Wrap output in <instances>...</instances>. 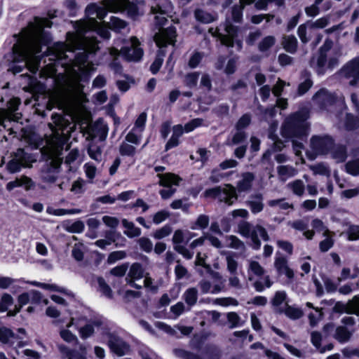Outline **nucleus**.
I'll list each match as a JSON object with an SVG mask.
<instances>
[{"mask_svg": "<svg viewBox=\"0 0 359 359\" xmlns=\"http://www.w3.org/2000/svg\"><path fill=\"white\" fill-rule=\"evenodd\" d=\"M52 123H48L52 134L43 139L39 135L32 133L27 137V142L32 149H40V157H61L63 150L67 151L69 145L65 131L67 128L65 118L58 113L51 115Z\"/></svg>", "mask_w": 359, "mask_h": 359, "instance_id": "1", "label": "nucleus"}, {"mask_svg": "<svg viewBox=\"0 0 359 359\" xmlns=\"http://www.w3.org/2000/svg\"><path fill=\"white\" fill-rule=\"evenodd\" d=\"M309 118L307 111H298L291 114L283 122L280 128V135L285 139H302L308 135L309 126L306 123Z\"/></svg>", "mask_w": 359, "mask_h": 359, "instance_id": "2", "label": "nucleus"}, {"mask_svg": "<svg viewBox=\"0 0 359 359\" xmlns=\"http://www.w3.org/2000/svg\"><path fill=\"white\" fill-rule=\"evenodd\" d=\"M204 195L205 197L217 198L228 205L233 204L238 198L235 187L229 184H225L224 187H217L207 189Z\"/></svg>", "mask_w": 359, "mask_h": 359, "instance_id": "3", "label": "nucleus"}, {"mask_svg": "<svg viewBox=\"0 0 359 359\" xmlns=\"http://www.w3.org/2000/svg\"><path fill=\"white\" fill-rule=\"evenodd\" d=\"M310 145L312 151L317 155H327L334 147V140L328 135H313L311 138Z\"/></svg>", "mask_w": 359, "mask_h": 359, "instance_id": "4", "label": "nucleus"}, {"mask_svg": "<svg viewBox=\"0 0 359 359\" xmlns=\"http://www.w3.org/2000/svg\"><path fill=\"white\" fill-rule=\"evenodd\" d=\"M224 30L226 34L221 36V42L228 48L236 47L238 51L243 48V41L238 39L239 27L233 25L231 22L226 21Z\"/></svg>", "mask_w": 359, "mask_h": 359, "instance_id": "5", "label": "nucleus"}, {"mask_svg": "<svg viewBox=\"0 0 359 359\" xmlns=\"http://www.w3.org/2000/svg\"><path fill=\"white\" fill-rule=\"evenodd\" d=\"M157 176L160 180L159 184L167 188L160 191L159 194L161 198L163 199L170 198L176 191L175 188H172V186L179 185L182 179L178 175L171 172H167L165 174L158 173Z\"/></svg>", "mask_w": 359, "mask_h": 359, "instance_id": "6", "label": "nucleus"}, {"mask_svg": "<svg viewBox=\"0 0 359 359\" xmlns=\"http://www.w3.org/2000/svg\"><path fill=\"white\" fill-rule=\"evenodd\" d=\"M62 158H45L42 168V178L47 182H54L57 177Z\"/></svg>", "mask_w": 359, "mask_h": 359, "instance_id": "7", "label": "nucleus"}, {"mask_svg": "<svg viewBox=\"0 0 359 359\" xmlns=\"http://www.w3.org/2000/svg\"><path fill=\"white\" fill-rule=\"evenodd\" d=\"M340 73L346 79L352 78L349 82L350 86H356L359 84V57L353 58L344 65Z\"/></svg>", "mask_w": 359, "mask_h": 359, "instance_id": "8", "label": "nucleus"}, {"mask_svg": "<svg viewBox=\"0 0 359 359\" xmlns=\"http://www.w3.org/2000/svg\"><path fill=\"white\" fill-rule=\"evenodd\" d=\"M177 37V29L173 25L163 28L160 31L156 39V44L160 48H165L168 45H175Z\"/></svg>", "mask_w": 359, "mask_h": 359, "instance_id": "9", "label": "nucleus"}, {"mask_svg": "<svg viewBox=\"0 0 359 359\" xmlns=\"http://www.w3.org/2000/svg\"><path fill=\"white\" fill-rule=\"evenodd\" d=\"M21 339L22 337L16 336L9 328L0 326V342L2 344L13 346L16 340H19L17 343V347L21 348L27 345V343L20 340Z\"/></svg>", "mask_w": 359, "mask_h": 359, "instance_id": "10", "label": "nucleus"}, {"mask_svg": "<svg viewBox=\"0 0 359 359\" xmlns=\"http://www.w3.org/2000/svg\"><path fill=\"white\" fill-rule=\"evenodd\" d=\"M214 276L217 278V283L212 284L209 280H202L198 283L200 289L203 294H217L224 288V282L222 280V277L217 273H215Z\"/></svg>", "mask_w": 359, "mask_h": 359, "instance_id": "11", "label": "nucleus"}, {"mask_svg": "<svg viewBox=\"0 0 359 359\" xmlns=\"http://www.w3.org/2000/svg\"><path fill=\"white\" fill-rule=\"evenodd\" d=\"M108 344L111 351L118 356L126 355L130 351V346L116 336H111Z\"/></svg>", "mask_w": 359, "mask_h": 359, "instance_id": "12", "label": "nucleus"}, {"mask_svg": "<svg viewBox=\"0 0 359 359\" xmlns=\"http://www.w3.org/2000/svg\"><path fill=\"white\" fill-rule=\"evenodd\" d=\"M120 51L123 57L128 62H140L144 55V50L140 47L122 46Z\"/></svg>", "mask_w": 359, "mask_h": 359, "instance_id": "13", "label": "nucleus"}, {"mask_svg": "<svg viewBox=\"0 0 359 359\" xmlns=\"http://www.w3.org/2000/svg\"><path fill=\"white\" fill-rule=\"evenodd\" d=\"M143 277H144V275L142 266L139 263H134L130 268L126 281L132 287L140 289L142 286L136 284L135 280L141 279Z\"/></svg>", "mask_w": 359, "mask_h": 359, "instance_id": "14", "label": "nucleus"}, {"mask_svg": "<svg viewBox=\"0 0 359 359\" xmlns=\"http://www.w3.org/2000/svg\"><path fill=\"white\" fill-rule=\"evenodd\" d=\"M34 187V182L27 176L22 175L15 178L14 180L8 182L6 185V190L11 191L18 187H24L26 191H29Z\"/></svg>", "mask_w": 359, "mask_h": 359, "instance_id": "15", "label": "nucleus"}, {"mask_svg": "<svg viewBox=\"0 0 359 359\" xmlns=\"http://www.w3.org/2000/svg\"><path fill=\"white\" fill-rule=\"evenodd\" d=\"M336 311H344L348 313L359 315V296H355L351 301L346 304H340L337 303L334 306Z\"/></svg>", "mask_w": 359, "mask_h": 359, "instance_id": "16", "label": "nucleus"}, {"mask_svg": "<svg viewBox=\"0 0 359 359\" xmlns=\"http://www.w3.org/2000/svg\"><path fill=\"white\" fill-rule=\"evenodd\" d=\"M287 225L296 231H304V236L307 239H312L314 235V232L313 231L307 230L308 220L306 219L290 221L288 222Z\"/></svg>", "mask_w": 359, "mask_h": 359, "instance_id": "17", "label": "nucleus"}, {"mask_svg": "<svg viewBox=\"0 0 359 359\" xmlns=\"http://www.w3.org/2000/svg\"><path fill=\"white\" fill-rule=\"evenodd\" d=\"M313 99L318 100L320 104L323 106H331L336 102L335 96L325 88H321L317 91Z\"/></svg>", "mask_w": 359, "mask_h": 359, "instance_id": "18", "label": "nucleus"}, {"mask_svg": "<svg viewBox=\"0 0 359 359\" xmlns=\"http://www.w3.org/2000/svg\"><path fill=\"white\" fill-rule=\"evenodd\" d=\"M274 266L279 274L285 275L289 279L294 277L293 271L288 266L287 259L283 257H277L275 259Z\"/></svg>", "mask_w": 359, "mask_h": 359, "instance_id": "19", "label": "nucleus"}, {"mask_svg": "<svg viewBox=\"0 0 359 359\" xmlns=\"http://www.w3.org/2000/svg\"><path fill=\"white\" fill-rule=\"evenodd\" d=\"M246 203L253 214H257L264 209L263 196L260 194L252 195Z\"/></svg>", "mask_w": 359, "mask_h": 359, "instance_id": "20", "label": "nucleus"}, {"mask_svg": "<svg viewBox=\"0 0 359 359\" xmlns=\"http://www.w3.org/2000/svg\"><path fill=\"white\" fill-rule=\"evenodd\" d=\"M259 237H261L264 241L269 240V236L266 229L260 225H256L254 227L252 236V248L255 250H258L261 246Z\"/></svg>", "mask_w": 359, "mask_h": 359, "instance_id": "21", "label": "nucleus"}, {"mask_svg": "<svg viewBox=\"0 0 359 359\" xmlns=\"http://www.w3.org/2000/svg\"><path fill=\"white\" fill-rule=\"evenodd\" d=\"M254 175L250 172L244 173L242 175V179L237 183V190L238 192L248 191L252 184L254 180Z\"/></svg>", "mask_w": 359, "mask_h": 359, "instance_id": "22", "label": "nucleus"}, {"mask_svg": "<svg viewBox=\"0 0 359 359\" xmlns=\"http://www.w3.org/2000/svg\"><path fill=\"white\" fill-rule=\"evenodd\" d=\"M344 128L347 131H353L359 128V116L352 113H346L345 115Z\"/></svg>", "mask_w": 359, "mask_h": 359, "instance_id": "23", "label": "nucleus"}, {"mask_svg": "<svg viewBox=\"0 0 359 359\" xmlns=\"http://www.w3.org/2000/svg\"><path fill=\"white\" fill-rule=\"evenodd\" d=\"M282 45L286 52L294 54L297 52L298 41L294 35H290L283 37Z\"/></svg>", "mask_w": 359, "mask_h": 359, "instance_id": "24", "label": "nucleus"}, {"mask_svg": "<svg viewBox=\"0 0 359 359\" xmlns=\"http://www.w3.org/2000/svg\"><path fill=\"white\" fill-rule=\"evenodd\" d=\"M264 269L260 265V264L255 260L249 259L248 260V273L249 276V280H252V275L259 277L264 274Z\"/></svg>", "mask_w": 359, "mask_h": 359, "instance_id": "25", "label": "nucleus"}, {"mask_svg": "<svg viewBox=\"0 0 359 359\" xmlns=\"http://www.w3.org/2000/svg\"><path fill=\"white\" fill-rule=\"evenodd\" d=\"M26 158H12L7 164L6 168L11 173L19 172L22 167H30L26 163Z\"/></svg>", "mask_w": 359, "mask_h": 359, "instance_id": "26", "label": "nucleus"}, {"mask_svg": "<svg viewBox=\"0 0 359 359\" xmlns=\"http://www.w3.org/2000/svg\"><path fill=\"white\" fill-rule=\"evenodd\" d=\"M352 332L344 326H339L335 329L334 338L340 343L347 342L351 337Z\"/></svg>", "mask_w": 359, "mask_h": 359, "instance_id": "27", "label": "nucleus"}, {"mask_svg": "<svg viewBox=\"0 0 359 359\" xmlns=\"http://www.w3.org/2000/svg\"><path fill=\"white\" fill-rule=\"evenodd\" d=\"M278 173L280 179L285 182L288 178L294 177L297 175V170L290 165H280L278 168Z\"/></svg>", "mask_w": 359, "mask_h": 359, "instance_id": "28", "label": "nucleus"}, {"mask_svg": "<svg viewBox=\"0 0 359 359\" xmlns=\"http://www.w3.org/2000/svg\"><path fill=\"white\" fill-rule=\"evenodd\" d=\"M122 224L126 230L124 231V233L130 237L134 238L140 236L141 234V230L140 228L135 226V224L124 219L122 220Z\"/></svg>", "mask_w": 359, "mask_h": 359, "instance_id": "29", "label": "nucleus"}, {"mask_svg": "<svg viewBox=\"0 0 359 359\" xmlns=\"http://www.w3.org/2000/svg\"><path fill=\"white\" fill-rule=\"evenodd\" d=\"M101 325L100 321H93L91 323L86 324L83 327H81L79 330V334L82 339H87L90 337L95 331V327H99Z\"/></svg>", "mask_w": 359, "mask_h": 359, "instance_id": "30", "label": "nucleus"}, {"mask_svg": "<svg viewBox=\"0 0 359 359\" xmlns=\"http://www.w3.org/2000/svg\"><path fill=\"white\" fill-rule=\"evenodd\" d=\"M194 16L197 21L203 24H209L215 21L213 15L202 9H196L194 12Z\"/></svg>", "mask_w": 359, "mask_h": 359, "instance_id": "31", "label": "nucleus"}, {"mask_svg": "<svg viewBox=\"0 0 359 359\" xmlns=\"http://www.w3.org/2000/svg\"><path fill=\"white\" fill-rule=\"evenodd\" d=\"M284 313L287 317L292 320H297L303 316L304 312L300 308L288 306L286 304L285 308L280 311Z\"/></svg>", "mask_w": 359, "mask_h": 359, "instance_id": "32", "label": "nucleus"}, {"mask_svg": "<svg viewBox=\"0 0 359 359\" xmlns=\"http://www.w3.org/2000/svg\"><path fill=\"white\" fill-rule=\"evenodd\" d=\"M183 299L190 306L196 304L198 299V290L195 287H190L187 289L183 294Z\"/></svg>", "mask_w": 359, "mask_h": 359, "instance_id": "33", "label": "nucleus"}, {"mask_svg": "<svg viewBox=\"0 0 359 359\" xmlns=\"http://www.w3.org/2000/svg\"><path fill=\"white\" fill-rule=\"evenodd\" d=\"M304 73L306 76H308V78L298 85L297 95L299 96L304 95L306 93L313 84V81L310 78V73L306 71H305Z\"/></svg>", "mask_w": 359, "mask_h": 359, "instance_id": "34", "label": "nucleus"}, {"mask_svg": "<svg viewBox=\"0 0 359 359\" xmlns=\"http://www.w3.org/2000/svg\"><path fill=\"white\" fill-rule=\"evenodd\" d=\"M244 5L240 2L238 4H234L231 7V19L234 22L240 23L243 20V11Z\"/></svg>", "mask_w": 359, "mask_h": 359, "instance_id": "35", "label": "nucleus"}, {"mask_svg": "<svg viewBox=\"0 0 359 359\" xmlns=\"http://www.w3.org/2000/svg\"><path fill=\"white\" fill-rule=\"evenodd\" d=\"M254 227L248 222H242L238 224V232L244 237L250 238L252 241Z\"/></svg>", "mask_w": 359, "mask_h": 359, "instance_id": "36", "label": "nucleus"}, {"mask_svg": "<svg viewBox=\"0 0 359 359\" xmlns=\"http://www.w3.org/2000/svg\"><path fill=\"white\" fill-rule=\"evenodd\" d=\"M276 43V39L273 36H267L264 37L259 43L258 48L262 53L268 51Z\"/></svg>", "mask_w": 359, "mask_h": 359, "instance_id": "37", "label": "nucleus"}, {"mask_svg": "<svg viewBox=\"0 0 359 359\" xmlns=\"http://www.w3.org/2000/svg\"><path fill=\"white\" fill-rule=\"evenodd\" d=\"M226 262L228 271L231 275L236 274L238 264L235 258L234 254L227 253L226 256Z\"/></svg>", "mask_w": 359, "mask_h": 359, "instance_id": "38", "label": "nucleus"}, {"mask_svg": "<svg viewBox=\"0 0 359 359\" xmlns=\"http://www.w3.org/2000/svg\"><path fill=\"white\" fill-rule=\"evenodd\" d=\"M203 57H204V54L203 52L195 50L191 54V55L188 61V66L189 67V68H191V69L196 68L201 62Z\"/></svg>", "mask_w": 359, "mask_h": 359, "instance_id": "39", "label": "nucleus"}, {"mask_svg": "<svg viewBox=\"0 0 359 359\" xmlns=\"http://www.w3.org/2000/svg\"><path fill=\"white\" fill-rule=\"evenodd\" d=\"M28 88L33 93L42 94L45 91L46 86L36 79L30 81Z\"/></svg>", "mask_w": 359, "mask_h": 359, "instance_id": "40", "label": "nucleus"}, {"mask_svg": "<svg viewBox=\"0 0 359 359\" xmlns=\"http://www.w3.org/2000/svg\"><path fill=\"white\" fill-rule=\"evenodd\" d=\"M209 217L205 215H201L198 217L196 222L191 226V229H204L209 224Z\"/></svg>", "mask_w": 359, "mask_h": 359, "instance_id": "41", "label": "nucleus"}, {"mask_svg": "<svg viewBox=\"0 0 359 359\" xmlns=\"http://www.w3.org/2000/svg\"><path fill=\"white\" fill-rule=\"evenodd\" d=\"M199 76H200V72H198L188 73L185 76V79H184L186 86L189 88H194L196 87Z\"/></svg>", "mask_w": 359, "mask_h": 359, "instance_id": "42", "label": "nucleus"}, {"mask_svg": "<svg viewBox=\"0 0 359 359\" xmlns=\"http://www.w3.org/2000/svg\"><path fill=\"white\" fill-rule=\"evenodd\" d=\"M359 275V268L355 266L351 271L349 268H344L341 273V276L339 278V280H346L347 278H355Z\"/></svg>", "mask_w": 359, "mask_h": 359, "instance_id": "43", "label": "nucleus"}, {"mask_svg": "<svg viewBox=\"0 0 359 359\" xmlns=\"http://www.w3.org/2000/svg\"><path fill=\"white\" fill-rule=\"evenodd\" d=\"M287 187L290 188L292 192L297 196H302L304 192V184L300 180H297L289 183Z\"/></svg>", "mask_w": 359, "mask_h": 359, "instance_id": "44", "label": "nucleus"}, {"mask_svg": "<svg viewBox=\"0 0 359 359\" xmlns=\"http://www.w3.org/2000/svg\"><path fill=\"white\" fill-rule=\"evenodd\" d=\"M331 152L332 153V157H348L346 144H334V147Z\"/></svg>", "mask_w": 359, "mask_h": 359, "instance_id": "45", "label": "nucleus"}, {"mask_svg": "<svg viewBox=\"0 0 359 359\" xmlns=\"http://www.w3.org/2000/svg\"><path fill=\"white\" fill-rule=\"evenodd\" d=\"M251 123V116L250 114H244L238 120L236 123V130H243L246 128Z\"/></svg>", "mask_w": 359, "mask_h": 359, "instance_id": "46", "label": "nucleus"}, {"mask_svg": "<svg viewBox=\"0 0 359 359\" xmlns=\"http://www.w3.org/2000/svg\"><path fill=\"white\" fill-rule=\"evenodd\" d=\"M268 205L270 207L278 206L280 210H287L293 208L292 204L287 203L285 198L270 200L268 201Z\"/></svg>", "mask_w": 359, "mask_h": 359, "instance_id": "47", "label": "nucleus"}, {"mask_svg": "<svg viewBox=\"0 0 359 359\" xmlns=\"http://www.w3.org/2000/svg\"><path fill=\"white\" fill-rule=\"evenodd\" d=\"M85 228L84 223L82 221L77 220L72 224H67L65 229L70 233H81Z\"/></svg>", "mask_w": 359, "mask_h": 359, "instance_id": "48", "label": "nucleus"}, {"mask_svg": "<svg viewBox=\"0 0 359 359\" xmlns=\"http://www.w3.org/2000/svg\"><path fill=\"white\" fill-rule=\"evenodd\" d=\"M38 40L41 45L49 46L52 43L53 38L49 32L41 29L38 34Z\"/></svg>", "mask_w": 359, "mask_h": 359, "instance_id": "49", "label": "nucleus"}, {"mask_svg": "<svg viewBox=\"0 0 359 359\" xmlns=\"http://www.w3.org/2000/svg\"><path fill=\"white\" fill-rule=\"evenodd\" d=\"M164 1L165 4H163L162 5L159 3H156L155 6H151V11L153 13L165 14L168 12L171 4L168 0Z\"/></svg>", "mask_w": 359, "mask_h": 359, "instance_id": "50", "label": "nucleus"}, {"mask_svg": "<svg viewBox=\"0 0 359 359\" xmlns=\"http://www.w3.org/2000/svg\"><path fill=\"white\" fill-rule=\"evenodd\" d=\"M346 170L347 172L357 175L359 174V158H354L348 161L346 164Z\"/></svg>", "mask_w": 359, "mask_h": 359, "instance_id": "51", "label": "nucleus"}, {"mask_svg": "<svg viewBox=\"0 0 359 359\" xmlns=\"http://www.w3.org/2000/svg\"><path fill=\"white\" fill-rule=\"evenodd\" d=\"M85 247L82 243H76L72 249V255L77 261H81L83 259Z\"/></svg>", "mask_w": 359, "mask_h": 359, "instance_id": "52", "label": "nucleus"}, {"mask_svg": "<svg viewBox=\"0 0 359 359\" xmlns=\"http://www.w3.org/2000/svg\"><path fill=\"white\" fill-rule=\"evenodd\" d=\"M309 324L311 327H315L322 319L323 312L320 309H315L314 313H310L309 314Z\"/></svg>", "mask_w": 359, "mask_h": 359, "instance_id": "53", "label": "nucleus"}, {"mask_svg": "<svg viewBox=\"0 0 359 359\" xmlns=\"http://www.w3.org/2000/svg\"><path fill=\"white\" fill-rule=\"evenodd\" d=\"M310 168L315 175H329L330 172L328 167L323 163L310 165Z\"/></svg>", "mask_w": 359, "mask_h": 359, "instance_id": "54", "label": "nucleus"}, {"mask_svg": "<svg viewBox=\"0 0 359 359\" xmlns=\"http://www.w3.org/2000/svg\"><path fill=\"white\" fill-rule=\"evenodd\" d=\"M29 300H30V298H29V292H25V293L21 294L18 297V304H19L20 306L18 308L16 307V310L14 312L9 311L8 314L9 316H15L17 313H18L20 311L21 307H22L24 305L27 304Z\"/></svg>", "mask_w": 359, "mask_h": 359, "instance_id": "55", "label": "nucleus"}, {"mask_svg": "<svg viewBox=\"0 0 359 359\" xmlns=\"http://www.w3.org/2000/svg\"><path fill=\"white\" fill-rule=\"evenodd\" d=\"M202 123H203L202 118H196L191 119L190 121L184 125V126L183 127L184 132L188 133L193 131L196 128L201 126L202 125Z\"/></svg>", "mask_w": 359, "mask_h": 359, "instance_id": "56", "label": "nucleus"}, {"mask_svg": "<svg viewBox=\"0 0 359 359\" xmlns=\"http://www.w3.org/2000/svg\"><path fill=\"white\" fill-rule=\"evenodd\" d=\"M172 232V228L168 225H165L161 229H157L154 233L153 236L156 239H162L169 236Z\"/></svg>", "mask_w": 359, "mask_h": 359, "instance_id": "57", "label": "nucleus"}, {"mask_svg": "<svg viewBox=\"0 0 359 359\" xmlns=\"http://www.w3.org/2000/svg\"><path fill=\"white\" fill-rule=\"evenodd\" d=\"M115 241L114 238V233L112 232H109L107 235L106 239H100L95 241V244L97 247L104 249L107 245H111L113 242Z\"/></svg>", "mask_w": 359, "mask_h": 359, "instance_id": "58", "label": "nucleus"}, {"mask_svg": "<svg viewBox=\"0 0 359 359\" xmlns=\"http://www.w3.org/2000/svg\"><path fill=\"white\" fill-rule=\"evenodd\" d=\"M91 8H95L97 17L100 19H103L107 15V11L103 7L99 6L96 4L88 5L86 8V12H90Z\"/></svg>", "mask_w": 359, "mask_h": 359, "instance_id": "59", "label": "nucleus"}, {"mask_svg": "<svg viewBox=\"0 0 359 359\" xmlns=\"http://www.w3.org/2000/svg\"><path fill=\"white\" fill-rule=\"evenodd\" d=\"M25 54L23 51L18 49L15 46L13 48L11 62H25Z\"/></svg>", "mask_w": 359, "mask_h": 359, "instance_id": "60", "label": "nucleus"}, {"mask_svg": "<svg viewBox=\"0 0 359 359\" xmlns=\"http://www.w3.org/2000/svg\"><path fill=\"white\" fill-rule=\"evenodd\" d=\"M327 61V55L318 53L317 59V72L318 74H323L325 73V67Z\"/></svg>", "mask_w": 359, "mask_h": 359, "instance_id": "61", "label": "nucleus"}, {"mask_svg": "<svg viewBox=\"0 0 359 359\" xmlns=\"http://www.w3.org/2000/svg\"><path fill=\"white\" fill-rule=\"evenodd\" d=\"M97 283L99 285V290L102 294L107 297L110 298L111 297V290L109 285H107L104 280L102 278H99L97 279Z\"/></svg>", "mask_w": 359, "mask_h": 359, "instance_id": "62", "label": "nucleus"}, {"mask_svg": "<svg viewBox=\"0 0 359 359\" xmlns=\"http://www.w3.org/2000/svg\"><path fill=\"white\" fill-rule=\"evenodd\" d=\"M287 294L285 291H278L276 292L272 299L273 305L275 306H280L285 301Z\"/></svg>", "mask_w": 359, "mask_h": 359, "instance_id": "63", "label": "nucleus"}, {"mask_svg": "<svg viewBox=\"0 0 359 359\" xmlns=\"http://www.w3.org/2000/svg\"><path fill=\"white\" fill-rule=\"evenodd\" d=\"M228 321L231 323V327H236L242 325L240 316L235 312H230L227 314Z\"/></svg>", "mask_w": 359, "mask_h": 359, "instance_id": "64", "label": "nucleus"}]
</instances>
